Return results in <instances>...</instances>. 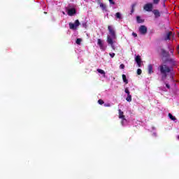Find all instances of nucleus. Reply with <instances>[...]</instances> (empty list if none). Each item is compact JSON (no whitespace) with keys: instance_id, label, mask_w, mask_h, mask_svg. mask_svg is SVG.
Returning a JSON list of instances; mask_svg holds the SVG:
<instances>
[{"instance_id":"19","label":"nucleus","mask_w":179,"mask_h":179,"mask_svg":"<svg viewBox=\"0 0 179 179\" xmlns=\"http://www.w3.org/2000/svg\"><path fill=\"white\" fill-rule=\"evenodd\" d=\"M126 100L129 103H131V101H132V95L131 94L127 95V97L126 98Z\"/></svg>"},{"instance_id":"15","label":"nucleus","mask_w":179,"mask_h":179,"mask_svg":"<svg viewBox=\"0 0 179 179\" xmlns=\"http://www.w3.org/2000/svg\"><path fill=\"white\" fill-rule=\"evenodd\" d=\"M99 6H100V8H101V9L103 12H107V6L106 4L102 3H101V5Z\"/></svg>"},{"instance_id":"18","label":"nucleus","mask_w":179,"mask_h":179,"mask_svg":"<svg viewBox=\"0 0 179 179\" xmlns=\"http://www.w3.org/2000/svg\"><path fill=\"white\" fill-rule=\"evenodd\" d=\"M137 23H143L145 22V20L141 18L140 16L136 17Z\"/></svg>"},{"instance_id":"11","label":"nucleus","mask_w":179,"mask_h":179,"mask_svg":"<svg viewBox=\"0 0 179 179\" xmlns=\"http://www.w3.org/2000/svg\"><path fill=\"white\" fill-rule=\"evenodd\" d=\"M161 54L163 58H169V53L164 49H161Z\"/></svg>"},{"instance_id":"20","label":"nucleus","mask_w":179,"mask_h":179,"mask_svg":"<svg viewBox=\"0 0 179 179\" xmlns=\"http://www.w3.org/2000/svg\"><path fill=\"white\" fill-rule=\"evenodd\" d=\"M168 115L172 121H176V120H177V118H176L171 113H169Z\"/></svg>"},{"instance_id":"32","label":"nucleus","mask_w":179,"mask_h":179,"mask_svg":"<svg viewBox=\"0 0 179 179\" xmlns=\"http://www.w3.org/2000/svg\"><path fill=\"white\" fill-rule=\"evenodd\" d=\"M132 36H134V37H138V34H136V33H135V32H132Z\"/></svg>"},{"instance_id":"21","label":"nucleus","mask_w":179,"mask_h":179,"mask_svg":"<svg viewBox=\"0 0 179 179\" xmlns=\"http://www.w3.org/2000/svg\"><path fill=\"white\" fill-rule=\"evenodd\" d=\"M96 71L99 73H101V75H106V72L102 69H98Z\"/></svg>"},{"instance_id":"22","label":"nucleus","mask_w":179,"mask_h":179,"mask_svg":"<svg viewBox=\"0 0 179 179\" xmlns=\"http://www.w3.org/2000/svg\"><path fill=\"white\" fill-rule=\"evenodd\" d=\"M76 43V44H78V45H80V43H82V38H77Z\"/></svg>"},{"instance_id":"25","label":"nucleus","mask_w":179,"mask_h":179,"mask_svg":"<svg viewBox=\"0 0 179 179\" xmlns=\"http://www.w3.org/2000/svg\"><path fill=\"white\" fill-rule=\"evenodd\" d=\"M98 103H99V104H100L101 106H103V104H104V101H103V99H99V100H98Z\"/></svg>"},{"instance_id":"13","label":"nucleus","mask_w":179,"mask_h":179,"mask_svg":"<svg viewBox=\"0 0 179 179\" xmlns=\"http://www.w3.org/2000/svg\"><path fill=\"white\" fill-rule=\"evenodd\" d=\"M148 69L149 75H152V73H153V65L149 64Z\"/></svg>"},{"instance_id":"5","label":"nucleus","mask_w":179,"mask_h":179,"mask_svg":"<svg viewBox=\"0 0 179 179\" xmlns=\"http://www.w3.org/2000/svg\"><path fill=\"white\" fill-rule=\"evenodd\" d=\"M107 43L108 44H109V45L111 46V48H113V50H115V46H114V39L111 38V36H107Z\"/></svg>"},{"instance_id":"23","label":"nucleus","mask_w":179,"mask_h":179,"mask_svg":"<svg viewBox=\"0 0 179 179\" xmlns=\"http://www.w3.org/2000/svg\"><path fill=\"white\" fill-rule=\"evenodd\" d=\"M125 93H127V96L131 94V92H129V90L128 89V87H126L124 90Z\"/></svg>"},{"instance_id":"10","label":"nucleus","mask_w":179,"mask_h":179,"mask_svg":"<svg viewBox=\"0 0 179 179\" xmlns=\"http://www.w3.org/2000/svg\"><path fill=\"white\" fill-rule=\"evenodd\" d=\"M67 15H69V16H73V15H76V9H75V8L69 9L67 12Z\"/></svg>"},{"instance_id":"7","label":"nucleus","mask_w":179,"mask_h":179,"mask_svg":"<svg viewBox=\"0 0 179 179\" xmlns=\"http://www.w3.org/2000/svg\"><path fill=\"white\" fill-rule=\"evenodd\" d=\"M139 31L141 34H146L148 33V27L145 25H141L139 27Z\"/></svg>"},{"instance_id":"4","label":"nucleus","mask_w":179,"mask_h":179,"mask_svg":"<svg viewBox=\"0 0 179 179\" xmlns=\"http://www.w3.org/2000/svg\"><path fill=\"white\" fill-rule=\"evenodd\" d=\"M118 111H119V118L122 120L121 124L122 125H124V122L127 121V119H125V115H124V112L121 110V109H119Z\"/></svg>"},{"instance_id":"6","label":"nucleus","mask_w":179,"mask_h":179,"mask_svg":"<svg viewBox=\"0 0 179 179\" xmlns=\"http://www.w3.org/2000/svg\"><path fill=\"white\" fill-rule=\"evenodd\" d=\"M152 9H153V4L149 3L144 6V10L147 12H152Z\"/></svg>"},{"instance_id":"35","label":"nucleus","mask_w":179,"mask_h":179,"mask_svg":"<svg viewBox=\"0 0 179 179\" xmlns=\"http://www.w3.org/2000/svg\"><path fill=\"white\" fill-rule=\"evenodd\" d=\"M97 2H98V3H99V6L101 5V3H101V0H97Z\"/></svg>"},{"instance_id":"29","label":"nucleus","mask_w":179,"mask_h":179,"mask_svg":"<svg viewBox=\"0 0 179 179\" xmlns=\"http://www.w3.org/2000/svg\"><path fill=\"white\" fill-rule=\"evenodd\" d=\"M109 3H110V5H115V2L114 1V0H109Z\"/></svg>"},{"instance_id":"27","label":"nucleus","mask_w":179,"mask_h":179,"mask_svg":"<svg viewBox=\"0 0 179 179\" xmlns=\"http://www.w3.org/2000/svg\"><path fill=\"white\" fill-rule=\"evenodd\" d=\"M160 2V0H153V3L157 5Z\"/></svg>"},{"instance_id":"14","label":"nucleus","mask_w":179,"mask_h":179,"mask_svg":"<svg viewBox=\"0 0 179 179\" xmlns=\"http://www.w3.org/2000/svg\"><path fill=\"white\" fill-rule=\"evenodd\" d=\"M152 13H154L155 17H160V11L159 10H153Z\"/></svg>"},{"instance_id":"33","label":"nucleus","mask_w":179,"mask_h":179,"mask_svg":"<svg viewBox=\"0 0 179 179\" xmlns=\"http://www.w3.org/2000/svg\"><path fill=\"white\" fill-rule=\"evenodd\" d=\"M104 107H111V104L110 103H105Z\"/></svg>"},{"instance_id":"24","label":"nucleus","mask_w":179,"mask_h":179,"mask_svg":"<svg viewBox=\"0 0 179 179\" xmlns=\"http://www.w3.org/2000/svg\"><path fill=\"white\" fill-rule=\"evenodd\" d=\"M82 26H83V27H84L85 29H86V28L87 27V22H83L82 23Z\"/></svg>"},{"instance_id":"34","label":"nucleus","mask_w":179,"mask_h":179,"mask_svg":"<svg viewBox=\"0 0 179 179\" xmlns=\"http://www.w3.org/2000/svg\"><path fill=\"white\" fill-rule=\"evenodd\" d=\"M166 87H167V89H170V85L167 84L165 83Z\"/></svg>"},{"instance_id":"8","label":"nucleus","mask_w":179,"mask_h":179,"mask_svg":"<svg viewBox=\"0 0 179 179\" xmlns=\"http://www.w3.org/2000/svg\"><path fill=\"white\" fill-rule=\"evenodd\" d=\"M98 45L100 48V50H101V51H106V46H104V44H103V41H101V39L99 38L98 39V42H97Z\"/></svg>"},{"instance_id":"36","label":"nucleus","mask_w":179,"mask_h":179,"mask_svg":"<svg viewBox=\"0 0 179 179\" xmlns=\"http://www.w3.org/2000/svg\"><path fill=\"white\" fill-rule=\"evenodd\" d=\"M170 51H171V53L173 54V50H171Z\"/></svg>"},{"instance_id":"16","label":"nucleus","mask_w":179,"mask_h":179,"mask_svg":"<svg viewBox=\"0 0 179 179\" xmlns=\"http://www.w3.org/2000/svg\"><path fill=\"white\" fill-rule=\"evenodd\" d=\"M136 6V3H134L131 5V10L130 15H132V13H134V12H135V7Z\"/></svg>"},{"instance_id":"17","label":"nucleus","mask_w":179,"mask_h":179,"mask_svg":"<svg viewBox=\"0 0 179 179\" xmlns=\"http://www.w3.org/2000/svg\"><path fill=\"white\" fill-rule=\"evenodd\" d=\"M122 78L123 79V82L126 84L128 85V79H127V76L125 74H122Z\"/></svg>"},{"instance_id":"2","label":"nucleus","mask_w":179,"mask_h":179,"mask_svg":"<svg viewBox=\"0 0 179 179\" xmlns=\"http://www.w3.org/2000/svg\"><path fill=\"white\" fill-rule=\"evenodd\" d=\"M108 30L109 31V34H110V37H111L112 40H117V35L115 34V31L114 30V28H113L112 26L108 27Z\"/></svg>"},{"instance_id":"26","label":"nucleus","mask_w":179,"mask_h":179,"mask_svg":"<svg viewBox=\"0 0 179 179\" xmlns=\"http://www.w3.org/2000/svg\"><path fill=\"white\" fill-rule=\"evenodd\" d=\"M115 16L117 19H121V13H116Z\"/></svg>"},{"instance_id":"12","label":"nucleus","mask_w":179,"mask_h":179,"mask_svg":"<svg viewBox=\"0 0 179 179\" xmlns=\"http://www.w3.org/2000/svg\"><path fill=\"white\" fill-rule=\"evenodd\" d=\"M173 36V32L169 31L166 34V36L164 38L165 41H167V40H171V36Z\"/></svg>"},{"instance_id":"37","label":"nucleus","mask_w":179,"mask_h":179,"mask_svg":"<svg viewBox=\"0 0 179 179\" xmlns=\"http://www.w3.org/2000/svg\"><path fill=\"white\" fill-rule=\"evenodd\" d=\"M164 6H166V4L164 3Z\"/></svg>"},{"instance_id":"9","label":"nucleus","mask_w":179,"mask_h":179,"mask_svg":"<svg viewBox=\"0 0 179 179\" xmlns=\"http://www.w3.org/2000/svg\"><path fill=\"white\" fill-rule=\"evenodd\" d=\"M135 61L138 65V66L139 68H141V66H142V59H141V56L140 55H137L135 58Z\"/></svg>"},{"instance_id":"30","label":"nucleus","mask_w":179,"mask_h":179,"mask_svg":"<svg viewBox=\"0 0 179 179\" xmlns=\"http://www.w3.org/2000/svg\"><path fill=\"white\" fill-rule=\"evenodd\" d=\"M120 69H125V65H124V64H122L120 65Z\"/></svg>"},{"instance_id":"31","label":"nucleus","mask_w":179,"mask_h":179,"mask_svg":"<svg viewBox=\"0 0 179 179\" xmlns=\"http://www.w3.org/2000/svg\"><path fill=\"white\" fill-rule=\"evenodd\" d=\"M109 55L111 58H114V57H115V53H110Z\"/></svg>"},{"instance_id":"38","label":"nucleus","mask_w":179,"mask_h":179,"mask_svg":"<svg viewBox=\"0 0 179 179\" xmlns=\"http://www.w3.org/2000/svg\"><path fill=\"white\" fill-rule=\"evenodd\" d=\"M178 37H179V34H178Z\"/></svg>"},{"instance_id":"1","label":"nucleus","mask_w":179,"mask_h":179,"mask_svg":"<svg viewBox=\"0 0 179 179\" xmlns=\"http://www.w3.org/2000/svg\"><path fill=\"white\" fill-rule=\"evenodd\" d=\"M158 69L159 70V72L162 75L161 80L162 82H164L166 79H167V76H169V73L171 74L170 78H171L172 80L173 79V72L174 71V69L172 66H169L167 64H161Z\"/></svg>"},{"instance_id":"28","label":"nucleus","mask_w":179,"mask_h":179,"mask_svg":"<svg viewBox=\"0 0 179 179\" xmlns=\"http://www.w3.org/2000/svg\"><path fill=\"white\" fill-rule=\"evenodd\" d=\"M137 74H138V75H142V69H138L137 70Z\"/></svg>"},{"instance_id":"3","label":"nucleus","mask_w":179,"mask_h":179,"mask_svg":"<svg viewBox=\"0 0 179 179\" xmlns=\"http://www.w3.org/2000/svg\"><path fill=\"white\" fill-rule=\"evenodd\" d=\"M69 25L71 30H76V29H78V27H79V26L80 25V22H79V20H76L74 24L70 22L69 23Z\"/></svg>"}]
</instances>
